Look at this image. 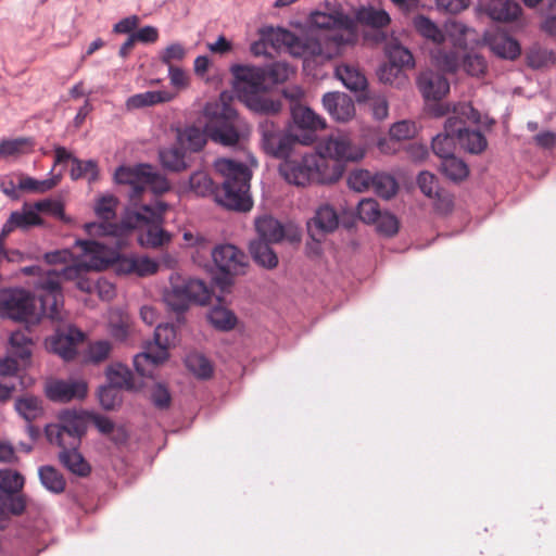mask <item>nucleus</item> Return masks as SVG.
Returning a JSON list of instances; mask_svg holds the SVG:
<instances>
[{"label":"nucleus","mask_w":556,"mask_h":556,"mask_svg":"<svg viewBox=\"0 0 556 556\" xmlns=\"http://www.w3.org/2000/svg\"><path fill=\"white\" fill-rule=\"evenodd\" d=\"M371 190L383 199H391L397 190V182L393 176L386 173H376L372 177Z\"/></svg>","instance_id":"nucleus-42"},{"label":"nucleus","mask_w":556,"mask_h":556,"mask_svg":"<svg viewBox=\"0 0 556 556\" xmlns=\"http://www.w3.org/2000/svg\"><path fill=\"white\" fill-rule=\"evenodd\" d=\"M150 400L154 407L159 409H166L170 405L172 396L168 389L164 384L156 383L151 389Z\"/></svg>","instance_id":"nucleus-64"},{"label":"nucleus","mask_w":556,"mask_h":556,"mask_svg":"<svg viewBox=\"0 0 556 556\" xmlns=\"http://www.w3.org/2000/svg\"><path fill=\"white\" fill-rule=\"evenodd\" d=\"M30 148L28 138L7 139L0 142V157L16 156L25 153Z\"/></svg>","instance_id":"nucleus-55"},{"label":"nucleus","mask_w":556,"mask_h":556,"mask_svg":"<svg viewBox=\"0 0 556 556\" xmlns=\"http://www.w3.org/2000/svg\"><path fill=\"white\" fill-rule=\"evenodd\" d=\"M460 67L470 76L479 77L486 70V62L483 56L477 53H465L460 60Z\"/></svg>","instance_id":"nucleus-53"},{"label":"nucleus","mask_w":556,"mask_h":556,"mask_svg":"<svg viewBox=\"0 0 556 556\" xmlns=\"http://www.w3.org/2000/svg\"><path fill=\"white\" fill-rule=\"evenodd\" d=\"M211 298V290L203 280L174 273L169 277V288L163 294L169 309L184 313L191 302L205 304Z\"/></svg>","instance_id":"nucleus-9"},{"label":"nucleus","mask_w":556,"mask_h":556,"mask_svg":"<svg viewBox=\"0 0 556 556\" xmlns=\"http://www.w3.org/2000/svg\"><path fill=\"white\" fill-rule=\"evenodd\" d=\"M216 170L224 177L219 202L227 208L247 212L252 207L250 197L251 172L241 162L220 159L215 162Z\"/></svg>","instance_id":"nucleus-7"},{"label":"nucleus","mask_w":556,"mask_h":556,"mask_svg":"<svg viewBox=\"0 0 556 556\" xmlns=\"http://www.w3.org/2000/svg\"><path fill=\"white\" fill-rule=\"evenodd\" d=\"M554 61L555 56L553 51L539 46L531 47L527 54L528 65L534 70L546 67L553 64Z\"/></svg>","instance_id":"nucleus-50"},{"label":"nucleus","mask_w":556,"mask_h":556,"mask_svg":"<svg viewBox=\"0 0 556 556\" xmlns=\"http://www.w3.org/2000/svg\"><path fill=\"white\" fill-rule=\"evenodd\" d=\"M291 116L294 124L301 129L317 130L324 129L326 126V122L321 116L309 108L298 103L291 106Z\"/></svg>","instance_id":"nucleus-29"},{"label":"nucleus","mask_w":556,"mask_h":556,"mask_svg":"<svg viewBox=\"0 0 556 556\" xmlns=\"http://www.w3.org/2000/svg\"><path fill=\"white\" fill-rule=\"evenodd\" d=\"M118 200L112 194L101 197L94 204V213L102 222L94 224H112L111 220L116 216Z\"/></svg>","instance_id":"nucleus-43"},{"label":"nucleus","mask_w":556,"mask_h":556,"mask_svg":"<svg viewBox=\"0 0 556 556\" xmlns=\"http://www.w3.org/2000/svg\"><path fill=\"white\" fill-rule=\"evenodd\" d=\"M489 45L491 50L503 59L514 60L520 54L518 41L508 36L493 37Z\"/></svg>","instance_id":"nucleus-37"},{"label":"nucleus","mask_w":556,"mask_h":556,"mask_svg":"<svg viewBox=\"0 0 556 556\" xmlns=\"http://www.w3.org/2000/svg\"><path fill=\"white\" fill-rule=\"evenodd\" d=\"M88 420L84 413L63 410L58 422L46 427L48 441L60 447L58 458L63 467L78 477H87L91 467L78 452L81 438L87 431Z\"/></svg>","instance_id":"nucleus-5"},{"label":"nucleus","mask_w":556,"mask_h":556,"mask_svg":"<svg viewBox=\"0 0 556 556\" xmlns=\"http://www.w3.org/2000/svg\"><path fill=\"white\" fill-rule=\"evenodd\" d=\"M42 224L33 205L25 203L21 211H14L2 226L0 231V254H4V240L15 229L26 230Z\"/></svg>","instance_id":"nucleus-18"},{"label":"nucleus","mask_w":556,"mask_h":556,"mask_svg":"<svg viewBox=\"0 0 556 556\" xmlns=\"http://www.w3.org/2000/svg\"><path fill=\"white\" fill-rule=\"evenodd\" d=\"M357 18L363 24L374 28H382L390 23V16L384 10L374 8L362 9L357 13Z\"/></svg>","instance_id":"nucleus-49"},{"label":"nucleus","mask_w":556,"mask_h":556,"mask_svg":"<svg viewBox=\"0 0 556 556\" xmlns=\"http://www.w3.org/2000/svg\"><path fill=\"white\" fill-rule=\"evenodd\" d=\"M339 226V215L329 204L320 205L312 218L306 223L307 233L311 239L320 243L328 233L333 232Z\"/></svg>","instance_id":"nucleus-15"},{"label":"nucleus","mask_w":556,"mask_h":556,"mask_svg":"<svg viewBox=\"0 0 556 556\" xmlns=\"http://www.w3.org/2000/svg\"><path fill=\"white\" fill-rule=\"evenodd\" d=\"M98 397L101 406L106 410L114 409L122 402L121 391L109 383L99 389Z\"/></svg>","instance_id":"nucleus-57"},{"label":"nucleus","mask_w":556,"mask_h":556,"mask_svg":"<svg viewBox=\"0 0 556 556\" xmlns=\"http://www.w3.org/2000/svg\"><path fill=\"white\" fill-rule=\"evenodd\" d=\"M47 396L53 402L66 403L81 400L87 394V384L81 380H54L46 387Z\"/></svg>","instance_id":"nucleus-19"},{"label":"nucleus","mask_w":556,"mask_h":556,"mask_svg":"<svg viewBox=\"0 0 556 556\" xmlns=\"http://www.w3.org/2000/svg\"><path fill=\"white\" fill-rule=\"evenodd\" d=\"M111 350L112 345L106 340L92 342L88 346L86 358L93 364L101 363L109 357Z\"/></svg>","instance_id":"nucleus-61"},{"label":"nucleus","mask_w":556,"mask_h":556,"mask_svg":"<svg viewBox=\"0 0 556 556\" xmlns=\"http://www.w3.org/2000/svg\"><path fill=\"white\" fill-rule=\"evenodd\" d=\"M379 79L392 86L401 87L407 83V76L403 68L388 62L382 64L378 70Z\"/></svg>","instance_id":"nucleus-47"},{"label":"nucleus","mask_w":556,"mask_h":556,"mask_svg":"<svg viewBox=\"0 0 556 556\" xmlns=\"http://www.w3.org/2000/svg\"><path fill=\"white\" fill-rule=\"evenodd\" d=\"M24 485V478L11 469L0 470V493H17Z\"/></svg>","instance_id":"nucleus-52"},{"label":"nucleus","mask_w":556,"mask_h":556,"mask_svg":"<svg viewBox=\"0 0 556 556\" xmlns=\"http://www.w3.org/2000/svg\"><path fill=\"white\" fill-rule=\"evenodd\" d=\"M255 228L260 237L258 240L278 243L286 237L283 225L270 215H264L255 220Z\"/></svg>","instance_id":"nucleus-24"},{"label":"nucleus","mask_w":556,"mask_h":556,"mask_svg":"<svg viewBox=\"0 0 556 556\" xmlns=\"http://www.w3.org/2000/svg\"><path fill=\"white\" fill-rule=\"evenodd\" d=\"M375 223L377 224V230L387 237H392L399 231L397 218L388 212H381Z\"/></svg>","instance_id":"nucleus-63"},{"label":"nucleus","mask_w":556,"mask_h":556,"mask_svg":"<svg viewBox=\"0 0 556 556\" xmlns=\"http://www.w3.org/2000/svg\"><path fill=\"white\" fill-rule=\"evenodd\" d=\"M108 381L110 386L121 389L130 390L134 388L131 371L122 365L112 367L108 370Z\"/></svg>","instance_id":"nucleus-48"},{"label":"nucleus","mask_w":556,"mask_h":556,"mask_svg":"<svg viewBox=\"0 0 556 556\" xmlns=\"http://www.w3.org/2000/svg\"><path fill=\"white\" fill-rule=\"evenodd\" d=\"M176 340V329L172 324H159L154 330V341L148 342L154 352L164 351L168 355L167 349L174 344Z\"/></svg>","instance_id":"nucleus-38"},{"label":"nucleus","mask_w":556,"mask_h":556,"mask_svg":"<svg viewBox=\"0 0 556 556\" xmlns=\"http://www.w3.org/2000/svg\"><path fill=\"white\" fill-rule=\"evenodd\" d=\"M321 40H325L324 37L316 38L307 36L305 38H300V42L296 48L299 53L296 55L329 59L331 54L330 52L325 51Z\"/></svg>","instance_id":"nucleus-44"},{"label":"nucleus","mask_w":556,"mask_h":556,"mask_svg":"<svg viewBox=\"0 0 556 556\" xmlns=\"http://www.w3.org/2000/svg\"><path fill=\"white\" fill-rule=\"evenodd\" d=\"M211 254L216 267L226 275L243 274L248 265L245 253L230 243L216 245Z\"/></svg>","instance_id":"nucleus-13"},{"label":"nucleus","mask_w":556,"mask_h":556,"mask_svg":"<svg viewBox=\"0 0 556 556\" xmlns=\"http://www.w3.org/2000/svg\"><path fill=\"white\" fill-rule=\"evenodd\" d=\"M38 299L24 289L0 291V315L13 320L38 323L42 317L62 320L63 292L55 274H47L36 285Z\"/></svg>","instance_id":"nucleus-3"},{"label":"nucleus","mask_w":556,"mask_h":556,"mask_svg":"<svg viewBox=\"0 0 556 556\" xmlns=\"http://www.w3.org/2000/svg\"><path fill=\"white\" fill-rule=\"evenodd\" d=\"M327 161L323 154L307 153L299 157L291 155L283 160L279 166V173L289 182L295 186L304 187L309 184H327L336 180L340 172L333 176H328L323 172Z\"/></svg>","instance_id":"nucleus-8"},{"label":"nucleus","mask_w":556,"mask_h":556,"mask_svg":"<svg viewBox=\"0 0 556 556\" xmlns=\"http://www.w3.org/2000/svg\"><path fill=\"white\" fill-rule=\"evenodd\" d=\"M186 366L195 377L206 379L213 372L210 361L200 353H190L185 359Z\"/></svg>","instance_id":"nucleus-45"},{"label":"nucleus","mask_w":556,"mask_h":556,"mask_svg":"<svg viewBox=\"0 0 556 556\" xmlns=\"http://www.w3.org/2000/svg\"><path fill=\"white\" fill-rule=\"evenodd\" d=\"M185 191H189L197 197H208L214 193V182L207 173L197 170L192 173L184 187Z\"/></svg>","instance_id":"nucleus-35"},{"label":"nucleus","mask_w":556,"mask_h":556,"mask_svg":"<svg viewBox=\"0 0 556 556\" xmlns=\"http://www.w3.org/2000/svg\"><path fill=\"white\" fill-rule=\"evenodd\" d=\"M338 20L330 14L316 12L312 15V24L320 29H329L330 35L324 36V39L333 40L340 45L343 42L342 36H338L333 27L337 25Z\"/></svg>","instance_id":"nucleus-51"},{"label":"nucleus","mask_w":556,"mask_h":556,"mask_svg":"<svg viewBox=\"0 0 556 556\" xmlns=\"http://www.w3.org/2000/svg\"><path fill=\"white\" fill-rule=\"evenodd\" d=\"M33 207L36 210V213H46L51 216L58 217L62 219L64 217V207L63 204L53 199H43L37 201L33 204Z\"/></svg>","instance_id":"nucleus-62"},{"label":"nucleus","mask_w":556,"mask_h":556,"mask_svg":"<svg viewBox=\"0 0 556 556\" xmlns=\"http://www.w3.org/2000/svg\"><path fill=\"white\" fill-rule=\"evenodd\" d=\"M98 177L99 169L96 161H81L79 159H73V165L71 168V178L73 180L85 178L89 184H91L98 180Z\"/></svg>","instance_id":"nucleus-41"},{"label":"nucleus","mask_w":556,"mask_h":556,"mask_svg":"<svg viewBox=\"0 0 556 556\" xmlns=\"http://www.w3.org/2000/svg\"><path fill=\"white\" fill-rule=\"evenodd\" d=\"M10 352L22 362H27L31 356L33 341L23 330L13 331L9 339Z\"/></svg>","instance_id":"nucleus-36"},{"label":"nucleus","mask_w":556,"mask_h":556,"mask_svg":"<svg viewBox=\"0 0 556 556\" xmlns=\"http://www.w3.org/2000/svg\"><path fill=\"white\" fill-rule=\"evenodd\" d=\"M420 191L432 200L434 210L439 214H447L453 208L452 194L439 186L437 177L429 172H421L417 177Z\"/></svg>","instance_id":"nucleus-14"},{"label":"nucleus","mask_w":556,"mask_h":556,"mask_svg":"<svg viewBox=\"0 0 556 556\" xmlns=\"http://www.w3.org/2000/svg\"><path fill=\"white\" fill-rule=\"evenodd\" d=\"M172 94L168 91H146L136 93L129 97L126 101V108L128 110H137L157 103L167 102L172 99Z\"/></svg>","instance_id":"nucleus-34"},{"label":"nucleus","mask_w":556,"mask_h":556,"mask_svg":"<svg viewBox=\"0 0 556 556\" xmlns=\"http://www.w3.org/2000/svg\"><path fill=\"white\" fill-rule=\"evenodd\" d=\"M417 87L427 100H441L450 91L448 80L440 73L425 71L417 77Z\"/></svg>","instance_id":"nucleus-22"},{"label":"nucleus","mask_w":556,"mask_h":556,"mask_svg":"<svg viewBox=\"0 0 556 556\" xmlns=\"http://www.w3.org/2000/svg\"><path fill=\"white\" fill-rule=\"evenodd\" d=\"M115 182L127 188L126 194L135 208H127L119 224L87 223L89 235L119 238L127 231L139 228L138 240L141 245L157 248L170 241L172 236L163 229V214L168 204L156 200L154 203L138 206L147 189L155 194L169 190L167 179L149 164L119 166L114 174Z\"/></svg>","instance_id":"nucleus-1"},{"label":"nucleus","mask_w":556,"mask_h":556,"mask_svg":"<svg viewBox=\"0 0 556 556\" xmlns=\"http://www.w3.org/2000/svg\"><path fill=\"white\" fill-rule=\"evenodd\" d=\"M440 170L453 181L465 179L469 173L467 164L455 154L441 160Z\"/></svg>","instance_id":"nucleus-39"},{"label":"nucleus","mask_w":556,"mask_h":556,"mask_svg":"<svg viewBox=\"0 0 556 556\" xmlns=\"http://www.w3.org/2000/svg\"><path fill=\"white\" fill-rule=\"evenodd\" d=\"M415 30L426 40L433 42L435 46L445 41L444 31L429 17L424 14L416 15L413 21Z\"/></svg>","instance_id":"nucleus-30"},{"label":"nucleus","mask_w":556,"mask_h":556,"mask_svg":"<svg viewBox=\"0 0 556 556\" xmlns=\"http://www.w3.org/2000/svg\"><path fill=\"white\" fill-rule=\"evenodd\" d=\"M167 358L164 351L154 352L146 344L144 351L134 357V366L136 371L142 377H150L156 365L163 363Z\"/></svg>","instance_id":"nucleus-28"},{"label":"nucleus","mask_w":556,"mask_h":556,"mask_svg":"<svg viewBox=\"0 0 556 556\" xmlns=\"http://www.w3.org/2000/svg\"><path fill=\"white\" fill-rule=\"evenodd\" d=\"M258 131L264 151L277 159L286 160L291 155L294 147L300 143L295 136L283 132L280 126L269 118L260 122ZM311 141H313V136L309 134L301 143L307 144Z\"/></svg>","instance_id":"nucleus-10"},{"label":"nucleus","mask_w":556,"mask_h":556,"mask_svg":"<svg viewBox=\"0 0 556 556\" xmlns=\"http://www.w3.org/2000/svg\"><path fill=\"white\" fill-rule=\"evenodd\" d=\"M106 256L110 257V264H116V270L124 274L135 273V255H121L115 250H111L105 245Z\"/></svg>","instance_id":"nucleus-59"},{"label":"nucleus","mask_w":556,"mask_h":556,"mask_svg":"<svg viewBox=\"0 0 556 556\" xmlns=\"http://www.w3.org/2000/svg\"><path fill=\"white\" fill-rule=\"evenodd\" d=\"M323 106L337 122H348L355 113L352 98L344 92L330 91L323 96Z\"/></svg>","instance_id":"nucleus-21"},{"label":"nucleus","mask_w":556,"mask_h":556,"mask_svg":"<svg viewBox=\"0 0 556 556\" xmlns=\"http://www.w3.org/2000/svg\"><path fill=\"white\" fill-rule=\"evenodd\" d=\"M336 77L351 91H365L367 79L365 75L355 66L341 64L336 67Z\"/></svg>","instance_id":"nucleus-27"},{"label":"nucleus","mask_w":556,"mask_h":556,"mask_svg":"<svg viewBox=\"0 0 556 556\" xmlns=\"http://www.w3.org/2000/svg\"><path fill=\"white\" fill-rule=\"evenodd\" d=\"M15 409L27 422H31L42 414L40 401L35 396L16 400Z\"/></svg>","instance_id":"nucleus-46"},{"label":"nucleus","mask_w":556,"mask_h":556,"mask_svg":"<svg viewBox=\"0 0 556 556\" xmlns=\"http://www.w3.org/2000/svg\"><path fill=\"white\" fill-rule=\"evenodd\" d=\"M208 321L218 330L228 331L231 330L237 323L236 315L222 306H214L207 313Z\"/></svg>","instance_id":"nucleus-40"},{"label":"nucleus","mask_w":556,"mask_h":556,"mask_svg":"<svg viewBox=\"0 0 556 556\" xmlns=\"http://www.w3.org/2000/svg\"><path fill=\"white\" fill-rule=\"evenodd\" d=\"M230 71L238 98L251 111L269 115L281 110V102L267 97L265 91L289 79L293 70L288 63L274 62L265 66L235 64Z\"/></svg>","instance_id":"nucleus-4"},{"label":"nucleus","mask_w":556,"mask_h":556,"mask_svg":"<svg viewBox=\"0 0 556 556\" xmlns=\"http://www.w3.org/2000/svg\"><path fill=\"white\" fill-rule=\"evenodd\" d=\"M38 476L42 486L53 494H61L64 492L66 481L63 475L53 466L45 465L39 467Z\"/></svg>","instance_id":"nucleus-32"},{"label":"nucleus","mask_w":556,"mask_h":556,"mask_svg":"<svg viewBox=\"0 0 556 556\" xmlns=\"http://www.w3.org/2000/svg\"><path fill=\"white\" fill-rule=\"evenodd\" d=\"M205 124L203 130L198 127H187L178 134V143L191 152L202 150L206 139L224 147L243 148L249 135L247 122L226 101L222 93L218 100L207 102L203 109Z\"/></svg>","instance_id":"nucleus-2"},{"label":"nucleus","mask_w":556,"mask_h":556,"mask_svg":"<svg viewBox=\"0 0 556 556\" xmlns=\"http://www.w3.org/2000/svg\"><path fill=\"white\" fill-rule=\"evenodd\" d=\"M381 214L379 204L371 198L362 199L357 205V215L364 223L372 224Z\"/></svg>","instance_id":"nucleus-56"},{"label":"nucleus","mask_w":556,"mask_h":556,"mask_svg":"<svg viewBox=\"0 0 556 556\" xmlns=\"http://www.w3.org/2000/svg\"><path fill=\"white\" fill-rule=\"evenodd\" d=\"M84 332L73 326L58 328L47 341L48 349L65 361L76 355V344L83 341Z\"/></svg>","instance_id":"nucleus-16"},{"label":"nucleus","mask_w":556,"mask_h":556,"mask_svg":"<svg viewBox=\"0 0 556 556\" xmlns=\"http://www.w3.org/2000/svg\"><path fill=\"white\" fill-rule=\"evenodd\" d=\"M455 115L459 117V131H457V141L462 149L471 154L483 152L488 146L484 135L477 129H469L465 126L466 122L478 124L480 114L470 103H460L455 108Z\"/></svg>","instance_id":"nucleus-11"},{"label":"nucleus","mask_w":556,"mask_h":556,"mask_svg":"<svg viewBox=\"0 0 556 556\" xmlns=\"http://www.w3.org/2000/svg\"><path fill=\"white\" fill-rule=\"evenodd\" d=\"M386 54L390 63L401 68H412L415 65L412 52L395 39L386 45Z\"/></svg>","instance_id":"nucleus-33"},{"label":"nucleus","mask_w":556,"mask_h":556,"mask_svg":"<svg viewBox=\"0 0 556 556\" xmlns=\"http://www.w3.org/2000/svg\"><path fill=\"white\" fill-rule=\"evenodd\" d=\"M521 12V7L514 0L495 1L486 7L488 15L496 22H514L518 20Z\"/></svg>","instance_id":"nucleus-26"},{"label":"nucleus","mask_w":556,"mask_h":556,"mask_svg":"<svg viewBox=\"0 0 556 556\" xmlns=\"http://www.w3.org/2000/svg\"><path fill=\"white\" fill-rule=\"evenodd\" d=\"M162 166L169 172H182L190 166L191 155L178 142L166 148H162L159 152Z\"/></svg>","instance_id":"nucleus-23"},{"label":"nucleus","mask_w":556,"mask_h":556,"mask_svg":"<svg viewBox=\"0 0 556 556\" xmlns=\"http://www.w3.org/2000/svg\"><path fill=\"white\" fill-rule=\"evenodd\" d=\"M58 178L38 180L29 176H18V188L30 192H46L51 190L58 182Z\"/></svg>","instance_id":"nucleus-54"},{"label":"nucleus","mask_w":556,"mask_h":556,"mask_svg":"<svg viewBox=\"0 0 556 556\" xmlns=\"http://www.w3.org/2000/svg\"><path fill=\"white\" fill-rule=\"evenodd\" d=\"M320 149L325 154L338 161H359L365 155L362 144L355 142L352 137L343 131H337L328 136Z\"/></svg>","instance_id":"nucleus-12"},{"label":"nucleus","mask_w":556,"mask_h":556,"mask_svg":"<svg viewBox=\"0 0 556 556\" xmlns=\"http://www.w3.org/2000/svg\"><path fill=\"white\" fill-rule=\"evenodd\" d=\"M430 58L432 64L443 73L453 74L460 68L462 56L454 49L446 50L441 45L435 46L430 52Z\"/></svg>","instance_id":"nucleus-25"},{"label":"nucleus","mask_w":556,"mask_h":556,"mask_svg":"<svg viewBox=\"0 0 556 556\" xmlns=\"http://www.w3.org/2000/svg\"><path fill=\"white\" fill-rule=\"evenodd\" d=\"M271 243L263 240L250 243V253L254 262L268 269L275 268L278 264V256L270 248Z\"/></svg>","instance_id":"nucleus-31"},{"label":"nucleus","mask_w":556,"mask_h":556,"mask_svg":"<svg viewBox=\"0 0 556 556\" xmlns=\"http://www.w3.org/2000/svg\"><path fill=\"white\" fill-rule=\"evenodd\" d=\"M76 245L81 248L83 255L75 258L72 264L63 267L61 270H49L47 274H55L59 279V288L62 292L61 282L63 280H75L76 287L86 292L92 293L96 291V283L86 277V274L91 270H101L108 267L111 261L106 256L105 244L97 240H77Z\"/></svg>","instance_id":"nucleus-6"},{"label":"nucleus","mask_w":556,"mask_h":556,"mask_svg":"<svg viewBox=\"0 0 556 556\" xmlns=\"http://www.w3.org/2000/svg\"><path fill=\"white\" fill-rule=\"evenodd\" d=\"M459 117L450 115L444 123V130L438 134L431 143L433 153L441 160L454 155L457 140V131H459Z\"/></svg>","instance_id":"nucleus-20"},{"label":"nucleus","mask_w":556,"mask_h":556,"mask_svg":"<svg viewBox=\"0 0 556 556\" xmlns=\"http://www.w3.org/2000/svg\"><path fill=\"white\" fill-rule=\"evenodd\" d=\"M374 174L366 169H356L350 173L348 185L351 189L363 192L371 189Z\"/></svg>","instance_id":"nucleus-60"},{"label":"nucleus","mask_w":556,"mask_h":556,"mask_svg":"<svg viewBox=\"0 0 556 556\" xmlns=\"http://www.w3.org/2000/svg\"><path fill=\"white\" fill-rule=\"evenodd\" d=\"M262 42H255L252 45L251 50L254 54L258 55L262 53V47L265 45L271 46L274 49L279 50L283 47L288 48L290 53L298 54L296 50L300 37L292 31L281 27H266L261 31Z\"/></svg>","instance_id":"nucleus-17"},{"label":"nucleus","mask_w":556,"mask_h":556,"mask_svg":"<svg viewBox=\"0 0 556 556\" xmlns=\"http://www.w3.org/2000/svg\"><path fill=\"white\" fill-rule=\"evenodd\" d=\"M0 504L2 509L12 515H21L26 507L25 496L17 493H0Z\"/></svg>","instance_id":"nucleus-58"}]
</instances>
